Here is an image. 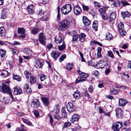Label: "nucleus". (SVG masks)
Wrapping results in <instances>:
<instances>
[{
  "label": "nucleus",
  "instance_id": "nucleus-1",
  "mask_svg": "<svg viewBox=\"0 0 131 131\" xmlns=\"http://www.w3.org/2000/svg\"><path fill=\"white\" fill-rule=\"evenodd\" d=\"M70 25L69 21L66 19L63 20L59 23L58 29L61 31H63L68 28Z\"/></svg>",
  "mask_w": 131,
  "mask_h": 131
},
{
  "label": "nucleus",
  "instance_id": "nucleus-2",
  "mask_svg": "<svg viewBox=\"0 0 131 131\" xmlns=\"http://www.w3.org/2000/svg\"><path fill=\"white\" fill-rule=\"evenodd\" d=\"M2 90L1 92L3 93H7L10 96L12 99V101H13L14 98L9 86L6 84H3L2 85V86L0 89Z\"/></svg>",
  "mask_w": 131,
  "mask_h": 131
},
{
  "label": "nucleus",
  "instance_id": "nucleus-3",
  "mask_svg": "<svg viewBox=\"0 0 131 131\" xmlns=\"http://www.w3.org/2000/svg\"><path fill=\"white\" fill-rule=\"evenodd\" d=\"M71 9V5L70 4H67L64 5L62 7L61 12L64 14L66 15L70 12Z\"/></svg>",
  "mask_w": 131,
  "mask_h": 131
},
{
  "label": "nucleus",
  "instance_id": "nucleus-4",
  "mask_svg": "<svg viewBox=\"0 0 131 131\" xmlns=\"http://www.w3.org/2000/svg\"><path fill=\"white\" fill-rule=\"evenodd\" d=\"M107 7H104L103 8H101L99 10L100 12V14L101 15L102 18L104 19H107L108 16L106 13V11L107 10Z\"/></svg>",
  "mask_w": 131,
  "mask_h": 131
},
{
  "label": "nucleus",
  "instance_id": "nucleus-5",
  "mask_svg": "<svg viewBox=\"0 0 131 131\" xmlns=\"http://www.w3.org/2000/svg\"><path fill=\"white\" fill-rule=\"evenodd\" d=\"M118 27L121 35L123 36H125L126 33L124 29L123 23L121 22L119 23L118 24Z\"/></svg>",
  "mask_w": 131,
  "mask_h": 131
},
{
  "label": "nucleus",
  "instance_id": "nucleus-6",
  "mask_svg": "<svg viewBox=\"0 0 131 131\" xmlns=\"http://www.w3.org/2000/svg\"><path fill=\"white\" fill-rule=\"evenodd\" d=\"M23 52L27 56H23V57L24 59H28L30 58V56L32 54V51L28 48H25L23 50Z\"/></svg>",
  "mask_w": 131,
  "mask_h": 131
},
{
  "label": "nucleus",
  "instance_id": "nucleus-7",
  "mask_svg": "<svg viewBox=\"0 0 131 131\" xmlns=\"http://www.w3.org/2000/svg\"><path fill=\"white\" fill-rule=\"evenodd\" d=\"M54 114H53L54 118L58 120L60 119L61 117L58 115L59 113V109L58 105H56V108L54 111Z\"/></svg>",
  "mask_w": 131,
  "mask_h": 131
},
{
  "label": "nucleus",
  "instance_id": "nucleus-8",
  "mask_svg": "<svg viewBox=\"0 0 131 131\" xmlns=\"http://www.w3.org/2000/svg\"><path fill=\"white\" fill-rule=\"evenodd\" d=\"M122 124L120 122L115 123L112 126V128L114 131H118L121 128Z\"/></svg>",
  "mask_w": 131,
  "mask_h": 131
},
{
  "label": "nucleus",
  "instance_id": "nucleus-9",
  "mask_svg": "<svg viewBox=\"0 0 131 131\" xmlns=\"http://www.w3.org/2000/svg\"><path fill=\"white\" fill-rule=\"evenodd\" d=\"M82 6L84 11L87 12L90 14H94V11L93 8H89L88 6L85 5L84 4H82Z\"/></svg>",
  "mask_w": 131,
  "mask_h": 131
},
{
  "label": "nucleus",
  "instance_id": "nucleus-10",
  "mask_svg": "<svg viewBox=\"0 0 131 131\" xmlns=\"http://www.w3.org/2000/svg\"><path fill=\"white\" fill-rule=\"evenodd\" d=\"M38 37L40 42L42 44L45 45L46 43V38L43 33L42 32L39 33Z\"/></svg>",
  "mask_w": 131,
  "mask_h": 131
},
{
  "label": "nucleus",
  "instance_id": "nucleus-11",
  "mask_svg": "<svg viewBox=\"0 0 131 131\" xmlns=\"http://www.w3.org/2000/svg\"><path fill=\"white\" fill-rule=\"evenodd\" d=\"M74 14L76 15H78L81 14L82 12L81 8L79 5H76L73 8Z\"/></svg>",
  "mask_w": 131,
  "mask_h": 131
},
{
  "label": "nucleus",
  "instance_id": "nucleus-12",
  "mask_svg": "<svg viewBox=\"0 0 131 131\" xmlns=\"http://www.w3.org/2000/svg\"><path fill=\"white\" fill-rule=\"evenodd\" d=\"M73 104L71 102H69L67 104L66 107L68 111L70 113L74 111L75 109L73 107Z\"/></svg>",
  "mask_w": 131,
  "mask_h": 131
},
{
  "label": "nucleus",
  "instance_id": "nucleus-13",
  "mask_svg": "<svg viewBox=\"0 0 131 131\" xmlns=\"http://www.w3.org/2000/svg\"><path fill=\"white\" fill-rule=\"evenodd\" d=\"M61 53L57 51H53L51 53V55L53 58L56 60L61 55Z\"/></svg>",
  "mask_w": 131,
  "mask_h": 131
},
{
  "label": "nucleus",
  "instance_id": "nucleus-14",
  "mask_svg": "<svg viewBox=\"0 0 131 131\" xmlns=\"http://www.w3.org/2000/svg\"><path fill=\"white\" fill-rule=\"evenodd\" d=\"M40 105V102L38 99H36L34 100L31 103L32 107L34 108H37Z\"/></svg>",
  "mask_w": 131,
  "mask_h": 131
},
{
  "label": "nucleus",
  "instance_id": "nucleus-15",
  "mask_svg": "<svg viewBox=\"0 0 131 131\" xmlns=\"http://www.w3.org/2000/svg\"><path fill=\"white\" fill-rule=\"evenodd\" d=\"M94 67L96 68H104V62L100 60L99 63L94 65Z\"/></svg>",
  "mask_w": 131,
  "mask_h": 131
},
{
  "label": "nucleus",
  "instance_id": "nucleus-16",
  "mask_svg": "<svg viewBox=\"0 0 131 131\" xmlns=\"http://www.w3.org/2000/svg\"><path fill=\"white\" fill-rule=\"evenodd\" d=\"M18 32L19 34H21L19 36L20 37L23 38L25 37V34H24V33L25 32V30L23 28H18Z\"/></svg>",
  "mask_w": 131,
  "mask_h": 131
},
{
  "label": "nucleus",
  "instance_id": "nucleus-17",
  "mask_svg": "<svg viewBox=\"0 0 131 131\" xmlns=\"http://www.w3.org/2000/svg\"><path fill=\"white\" fill-rule=\"evenodd\" d=\"M13 91L15 94L16 95L20 94L22 92V90L19 87H14Z\"/></svg>",
  "mask_w": 131,
  "mask_h": 131
},
{
  "label": "nucleus",
  "instance_id": "nucleus-18",
  "mask_svg": "<svg viewBox=\"0 0 131 131\" xmlns=\"http://www.w3.org/2000/svg\"><path fill=\"white\" fill-rule=\"evenodd\" d=\"M116 115L117 117L121 118L122 117L123 111L122 109L120 108H117L116 109Z\"/></svg>",
  "mask_w": 131,
  "mask_h": 131
},
{
  "label": "nucleus",
  "instance_id": "nucleus-19",
  "mask_svg": "<svg viewBox=\"0 0 131 131\" xmlns=\"http://www.w3.org/2000/svg\"><path fill=\"white\" fill-rule=\"evenodd\" d=\"M28 12L30 14H33L34 12V7L33 4H31L27 7Z\"/></svg>",
  "mask_w": 131,
  "mask_h": 131
},
{
  "label": "nucleus",
  "instance_id": "nucleus-20",
  "mask_svg": "<svg viewBox=\"0 0 131 131\" xmlns=\"http://www.w3.org/2000/svg\"><path fill=\"white\" fill-rule=\"evenodd\" d=\"M82 19L83 23L85 26H88L90 25L91 21L86 17L83 16V17Z\"/></svg>",
  "mask_w": 131,
  "mask_h": 131
},
{
  "label": "nucleus",
  "instance_id": "nucleus-21",
  "mask_svg": "<svg viewBox=\"0 0 131 131\" xmlns=\"http://www.w3.org/2000/svg\"><path fill=\"white\" fill-rule=\"evenodd\" d=\"M80 118V116L77 114L73 115L70 119V121L73 123L75 121H78Z\"/></svg>",
  "mask_w": 131,
  "mask_h": 131
},
{
  "label": "nucleus",
  "instance_id": "nucleus-22",
  "mask_svg": "<svg viewBox=\"0 0 131 131\" xmlns=\"http://www.w3.org/2000/svg\"><path fill=\"white\" fill-rule=\"evenodd\" d=\"M43 62L41 60H40L39 59H37L36 61L35 64L36 67L39 68H41L43 65Z\"/></svg>",
  "mask_w": 131,
  "mask_h": 131
},
{
  "label": "nucleus",
  "instance_id": "nucleus-23",
  "mask_svg": "<svg viewBox=\"0 0 131 131\" xmlns=\"http://www.w3.org/2000/svg\"><path fill=\"white\" fill-rule=\"evenodd\" d=\"M41 100L44 104L46 106H48L49 104L48 99L47 97H42Z\"/></svg>",
  "mask_w": 131,
  "mask_h": 131
},
{
  "label": "nucleus",
  "instance_id": "nucleus-24",
  "mask_svg": "<svg viewBox=\"0 0 131 131\" xmlns=\"http://www.w3.org/2000/svg\"><path fill=\"white\" fill-rule=\"evenodd\" d=\"M127 102L126 100L123 99H121L119 100V105L120 106H124L127 104Z\"/></svg>",
  "mask_w": 131,
  "mask_h": 131
},
{
  "label": "nucleus",
  "instance_id": "nucleus-25",
  "mask_svg": "<svg viewBox=\"0 0 131 131\" xmlns=\"http://www.w3.org/2000/svg\"><path fill=\"white\" fill-rule=\"evenodd\" d=\"M54 41L57 44H60L62 42L61 36L60 35H59L58 38H57L56 37H55L54 38Z\"/></svg>",
  "mask_w": 131,
  "mask_h": 131
},
{
  "label": "nucleus",
  "instance_id": "nucleus-26",
  "mask_svg": "<svg viewBox=\"0 0 131 131\" xmlns=\"http://www.w3.org/2000/svg\"><path fill=\"white\" fill-rule=\"evenodd\" d=\"M6 31L3 27L0 28V37H4L6 34Z\"/></svg>",
  "mask_w": 131,
  "mask_h": 131
},
{
  "label": "nucleus",
  "instance_id": "nucleus-27",
  "mask_svg": "<svg viewBox=\"0 0 131 131\" xmlns=\"http://www.w3.org/2000/svg\"><path fill=\"white\" fill-rule=\"evenodd\" d=\"M81 95L80 93L78 91L75 92L73 94L74 97L76 99H79L81 98Z\"/></svg>",
  "mask_w": 131,
  "mask_h": 131
},
{
  "label": "nucleus",
  "instance_id": "nucleus-28",
  "mask_svg": "<svg viewBox=\"0 0 131 131\" xmlns=\"http://www.w3.org/2000/svg\"><path fill=\"white\" fill-rule=\"evenodd\" d=\"M121 14L124 18H125L126 17H129L130 14V13L127 11L122 12Z\"/></svg>",
  "mask_w": 131,
  "mask_h": 131
},
{
  "label": "nucleus",
  "instance_id": "nucleus-29",
  "mask_svg": "<svg viewBox=\"0 0 131 131\" xmlns=\"http://www.w3.org/2000/svg\"><path fill=\"white\" fill-rule=\"evenodd\" d=\"M116 17V14L114 12H112L110 14V19L111 21H112L115 20Z\"/></svg>",
  "mask_w": 131,
  "mask_h": 131
},
{
  "label": "nucleus",
  "instance_id": "nucleus-30",
  "mask_svg": "<svg viewBox=\"0 0 131 131\" xmlns=\"http://www.w3.org/2000/svg\"><path fill=\"white\" fill-rule=\"evenodd\" d=\"M78 73L80 75V76L83 78L85 79L88 77V75L86 73L80 71H78Z\"/></svg>",
  "mask_w": 131,
  "mask_h": 131
},
{
  "label": "nucleus",
  "instance_id": "nucleus-31",
  "mask_svg": "<svg viewBox=\"0 0 131 131\" xmlns=\"http://www.w3.org/2000/svg\"><path fill=\"white\" fill-rule=\"evenodd\" d=\"M66 46L65 43L63 42L62 44L61 45L58 46V49L60 51H62L64 49L66 48Z\"/></svg>",
  "mask_w": 131,
  "mask_h": 131
},
{
  "label": "nucleus",
  "instance_id": "nucleus-32",
  "mask_svg": "<svg viewBox=\"0 0 131 131\" xmlns=\"http://www.w3.org/2000/svg\"><path fill=\"white\" fill-rule=\"evenodd\" d=\"M86 80L85 79L83 78L81 76L80 77H78L75 82V83H77L79 82H83Z\"/></svg>",
  "mask_w": 131,
  "mask_h": 131
},
{
  "label": "nucleus",
  "instance_id": "nucleus-33",
  "mask_svg": "<svg viewBox=\"0 0 131 131\" xmlns=\"http://www.w3.org/2000/svg\"><path fill=\"white\" fill-rule=\"evenodd\" d=\"M40 30L38 28H34L31 31V33L33 34H37Z\"/></svg>",
  "mask_w": 131,
  "mask_h": 131
},
{
  "label": "nucleus",
  "instance_id": "nucleus-34",
  "mask_svg": "<svg viewBox=\"0 0 131 131\" xmlns=\"http://www.w3.org/2000/svg\"><path fill=\"white\" fill-rule=\"evenodd\" d=\"M36 81V79L35 77L33 76H30V82L31 84L35 83Z\"/></svg>",
  "mask_w": 131,
  "mask_h": 131
},
{
  "label": "nucleus",
  "instance_id": "nucleus-35",
  "mask_svg": "<svg viewBox=\"0 0 131 131\" xmlns=\"http://www.w3.org/2000/svg\"><path fill=\"white\" fill-rule=\"evenodd\" d=\"M118 93V90L114 89L113 88L111 89L110 90V93L111 94L114 95L117 94Z\"/></svg>",
  "mask_w": 131,
  "mask_h": 131
},
{
  "label": "nucleus",
  "instance_id": "nucleus-36",
  "mask_svg": "<svg viewBox=\"0 0 131 131\" xmlns=\"http://www.w3.org/2000/svg\"><path fill=\"white\" fill-rule=\"evenodd\" d=\"M21 119L23 122L26 124L29 125H31L32 124L31 123L28 119H25L24 118H22Z\"/></svg>",
  "mask_w": 131,
  "mask_h": 131
},
{
  "label": "nucleus",
  "instance_id": "nucleus-37",
  "mask_svg": "<svg viewBox=\"0 0 131 131\" xmlns=\"http://www.w3.org/2000/svg\"><path fill=\"white\" fill-rule=\"evenodd\" d=\"M97 21H94L93 24V29L95 31L97 30Z\"/></svg>",
  "mask_w": 131,
  "mask_h": 131
},
{
  "label": "nucleus",
  "instance_id": "nucleus-38",
  "mask_svg": "<svg viewBox=\"0 0 131 131\" xmlns=\"http://www.w3.org/2000/svg\"><path fill=\"white\" fill-rule=\"evenodd\" d=\"M102 50L101 48L100 47H99L98 48L97 51V57L98 58H100L101 57L102 54H101V51Z\"/></svg>",
  "mask_w": 131,
  "mask_h": 131
},
{
  "label": "nucleus",
  "instance_id": "nucleus-39",
  "mask_svg": "<svg viewBox=\"0 0 131 131\" xmlns=\"http://www.w3.org/2000/svg\"><path fill=\"white\" fill-rule=\"evenodd\" d=\"M13 78L18 81H21V77L17 75H14L13 76Z\"/></svg>",
  "mask_w": 131,
  "mask_h": 131
},
{
  "label": "nucleus",
  "instance_id": "nucleus-40",
  "mask_svg": "<svg viewBox=\"0 0 131 131\" xmlns=\"http://www.w3.org/2000/svg\"><path fill=\"white\" fill-rule=\"evenodd\" d=\"M73 67V64L72 63H68L67 65V68L68 70H70Z\"/></svg>",
  "mask_w": 131,
  "mask_h": 131
},
{
  "label": "nucleus",
  "instance_id": "nucleus-41",
  "mask_svg": "<svg viewBox=\"0 0 131 131\" xmlns=\"http://www.w3.org/2000/svg\"><path fill=\"white\" fill-rule=\"evenodd\" d=\"M106 37L107 39L110 40L112 39L113 37L111 34L108 33L106 35Z\"/></svg>",
  "mask_w": 131,
  "mask_h": 131
},
{
  "label": "nucleus",
  "instance_id": "nucleus-42",
  "mask_svg": "<svg viewBox=\"0 0 131 131\" xmlns=\"http://www.w3.org/2000/svg\"><path fill=\"white\" fill-rule=\"evenodd\" d=\"M6 54V51L3 49L0 50V56L1 57H4Z\"/></svg>",
  "mask_w": 131,
  "mask_h": 131
},
{
  "label": "nucleus",
  "instance_id": "nucleus-43",
  "mask_svg": "<svg viewBox=\"0 0 131 131\" xmlns=\"http://www.w3.org/2000/svg\"><path fill=\"white\" fill-rule=\"evenodd\" d=\"M8 74V72L5 70H4L1 74L2 75L3 77H7Z\"/></svg>",
  "mask_w": 131,
  "mask_h": 131
},
{
  "label": "nucleus",
  "instance_id": "nucleus-44",
  "mask_svg": "<svg viewBox=\"0 0 131 131\" xmlns=\"http://www.w3.org/2000/svg\"><path fill=\"white\" fill-rule=\"evenodd\" d=\"M10 50L13 54H17L18 53V51L15 49L12 48Z\"/></svg>",
  "mask_w": 131,
  "mask_h": 131
},
{
  "label": "nucleus",
  "instance_id": "nucleus-45",
  "mask_svg": "<svg viewBox=\"0 0 131 131\" xmlns=\"http://www.w3.org/2000/svg\"><path fill=\"white\" fill-rule=\"evenodd\" d=\"M47 78V77L44 74H41L40 75V79L41 81H43Z\"/></svg>",
  "mask_w": 131,
  "mask_h": 131
},
{
  "label": "nucleus",
  "instance_id": "nucleus-46",
  "mask_svg": "<svg viewBox=\"0 0 131 131\" xmlns=\"http://www.w3.org/2000/svg\"><path fill=\"white\" fill-rule=\"evenodd\" d=\"M71 125V123L68 122L65 123L63 125V129L64 128H66L70 126Z\"/></svg>",
  "mask_w": 131,
  "mask_h": 131
},
{
  "label": "nucleus",
  "instance_id": "nucleus-47",
  "mask_svg": "<svg viewBox=\"0 0 131 131\" xmlns=\"http://www.w3.org/2000/svg\"><path fill=\"white\" fill-rule=\"evenodd\" d=\"M66 55L65 54H62L61 56L59 58V61L60 62H61L63 61L64 59L66 58Z\"/></svg>",
  "mask_w": 131,
  "mask_h": 131
},
{
  "label": "nucleus",
  "instance_id": "nucleus-48",
  "mask_svg": "<svg viewBox=\"0 0 131 131\" xmlns=\"http://www.w3.org/2000/svg\"><path fill=\"white\" fill-rule=\"evenodd\" d=\"M79 35H76L73 36V40L74 41H77L78 39L79 38Z\"/></svg>",
  "mask_w": 131,
  "mask_h": 131
},
{
  "label": "nucleus",
  "instance_id": "nucleus-49",
  "mask_svg": "<svg viewBox=\"0 0 131 131\" xmlns=\"http://www.w3.org/2000/svg\"><path fill=\"white\" fill-rule=\"evenodd\" d=\"M62 117L64 118H67V115L65 111H62Z\"/></svg>",
  "mask_w": 131,
  "mask_h": 131
},
{
  "label": "nucleus",
  "instance_id": "nucleus-50",
  "mask_svg": "<svg viewBox=\"0 0 131 131\" xmlns=\"http://www.w3.org/2000/svg\"><path fill=\"white\" fill-rule=\"evenodd\" d=\"M108 55L110 57L112 58H114V55L112 53V52L111 51H108L107 52Z\"/></svg>",
  "mask_w": 131,
  "mask_h": 131
},
{
  "label": "nucleus",
  "instance_id": "nucleus-51",
  "mask_svg": "<svg viewBox=\"0 0 131 131\" xmlns=\"http://www.w3.org/2000/svg\"><path fill=\"white\" fill-rule=\"evenodd\" d=\"M57 11H58V15L57 16V18L59 20L60 19V7H58L57 8Z\"/></svg>",
  "mask_w": 131,
  "mask_h": 131
},
{
  "label": "nucleus",
  "instance_id": "nucleus-52",
  "mask_svg": "<svg viewBox=\"0 0 131 131\" xmlns=\"http://www.w3.org/2000/svg\"><path fill=\"white\" fill-rule=\"evenodd\" d=\"M130 124V121L128 120L127 121H125L124 122V125L126 126H127Z\"/></svg>",
  "mask_w": 131,
  "mask_h": 131
},
{
  "label": "nucleus",
  "instance_id": "nucleus-53",
  "mask_svg": "<svg viewBox=\"0 0 131 131\" xmlns=\"http://www.w3.org/2000/svg\"><path fill=\"white\" fill-rule=\"evenodd\" d=\"M121 3L123 6H125L127 5H130V4L127 2L124 1H121Z\"/></svg>",
  "mask_w": 131,
  "mask_h": 131
},
{
  "label": "nucleus",
  "instance_id": "nucleus-54",
  "mask_svg": "<svg viewBox=\"0 0 131 131\" xmlns=\"http://www.w3.org/2000/svg\"><path fill=\"white\" fill-rule=\"evenodd\" d=\"M3 102L5 104H7L9 102V100L7 98H4L3 99Z\"/></svg>",
  "mask_w": 131,
  "mask_h": 131
},
{
  "label": "nucleus",
  "instance_id": "nucleus-55",
  "mask_svg": "<svg viewBox=\"0 0 131 131\" xmlns=\"http://www.w3.org/2000/svg\"><path fill=\"white\" fill-rule=\"evenodd\" d=\"M34 114L35 115L36 117L38 116L39 115L38 112L36 110L34 111Z\"/></svg>",
  "mask_w": 131,
  "mask_h": 131
},
{
  "label": "nucleus",
  "instance_id": "nucleus-56",
  "mask_svg": "<svg viewBox=\"0 0 131 131\" xmlns=\"http://www.w3.org/2000/svg\"><path fill=\"white\" fill-rule=\"evenodd\" d=\"M83 94L84 96L87 97L88 99H89L90 98L89 95L87 92L85 91L83 93Z\"/></svg>",
  "mask_w": 131,
  "mask_h": 131
},
{
  "label": "nucleus",
  "instance_id": "nucleus-57",
  "mask_svg": "<svg viewBox=\"0 0 131 131\" xmlns=\"http://www.w3.org/2000/svg\"><path fill=\"white\" fill-rule=\"evenodd\" d=\"M110 70L109 68L106 69L105 71V74L106 75H107L110 72Z\"/></svg>",
  "mask_w": 131,
  "mask_h": 131
},
{
  "label": "nucleus",
  "instance_id": "nucleus-58",
  "mask_svg": "<svg viewBox=\"0 0 131 131\" xmlns=\"http://www.w3.org/2000/svg\"><path fill=\"white\" fill-rule=\"evenodd\" d=\"M53 47V45L51 44H49L47 46V48L49 50H50Z\"/></svg>",
  "mask_w": 131,
  "mask_h": 131
},
{
  "label": "nucleus",
  "instance_id": "nucleus-59",
  "mask_svg": "<svg viewBox=\"0 0 131 131\" xmlns=\"http://www.w3.org/2000/svg\"><path fill=\"white\" fill-rule=\"evenodd\" d=\"M94 90V89L92 86H90L88 88V90L90 92L92 93Z\"/></svg>",
  "mask_w": 131,
  "mask_h": 131
},
{
  "label": "nucleus",
  "instance_id": "nucleus-60",
  "mask_svg": "<svg viewBox=\"0 0 131 131\" xmlns=\"http://www.w3.org/2000/svg\"><path fill=\"white\" fill-rule=\"evenodd\" d=\"M93 43L95 44H97L101 46H102V43L97 41H93Z\"/></svg>",
  "mask_w": 131,
  "mask_h": 131
},
{
  "label": "nucleus",
  "instance_id": "nucleus-61",
  "mask_svg": "<svg viewBox=\"0 0 131 131\" xmlns=\"http://www.w3.org/2000/svg\"><path fill=\"white\" fill-rule=\"evenodd\" d=\"M93 74L95 77H97L98 76V72L97 71H95L93 72Z\"/></svg>",
  "mask_w": 131,
  "mask_h": 131
},
{
  "label": "nucleus",
  "instance_id": "nucleus-62",
  "mask_svg": "<svg viewBox=\"0 0 131 131\" xmlns=\"http://www.w3.org/2000/svg\"><path fill=\"white\" fill-rule=\"evenodd\" d=\"M49 117H50V124L51 125H52V123L53 122V119L52 117H51V115H49Z\"/></svg>",
  "mask_w": 131,
  "mask_h": 131
},
{
  "label": "nucleus",
  "instance_id": "nucleus-63",
  "mask_svg": "<svg viewBox=\"0 0 131 131\" xmlns=\"http://www.w3.org/2000/svg\"><path fill=\"white\" fill-rule=\"evenodd\" d=\"M6 17V13H2V15L1 16L2 18L3 19H5Z\"/></svg>",
  "mask_w": 131,
  "mask_h": 131
},
{
  "label": "nucleus",
  "instance_id": "nucleus-64",
  "mask_svg": "<svg viewBox=\"0 0 131 131\" xmlns=\"http://www.w3.org/2000/svg\"><path fill=\"white\" fill-rule=\"evenodd\" d=\"M24 88L26 90L29 88V85L28 84H25L24 86Z\"/></svg>",
  "mask_w": 131,
  "mask_h": 131
}]
</instances>
